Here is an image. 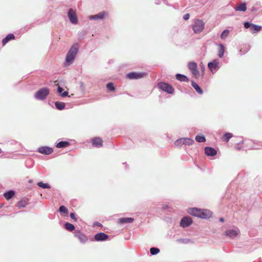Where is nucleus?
<instances>
[{"mask_svg": "<svg viewBox=\"0 0 262 262\" xmlns=\"http://www.w3.org/2000/svg\"><path fill=\"white\" fill-rule=\"evenodd\" d=\"M63 90L62 89V88H61L60 86H58L57 91H58V92L60 94V95L62 97H66V96H68V92L65 91L63 93H62Z\"/></svg>", "mask_w": 262, "mask_h": 262, "instance_id": "nucleus-33", "label": "nucleus"}, {"mask_svg": "<svg viewBox=\"0 0 262 262\" xmlns=\"http://www.w3.org/2000/svg\"><path fill=\"white\" fill-rule=\"evenodd\" d=\"M102 140L99 137H95L92 139V144L97 147H100L102 146Z\"/></svg>", "mask_w": 262, "mask_h": 262, "instance_id": "nucleus-15", "label": "nucleus"}, {"mask_svg": "<svg viewBox=\"0 0 262 262\" xmlns=\"http://www.w3.org/2000/svg\"><path fill=\"white\" fill-rule=\"evenodd\" d=\"M2 206H3V205L0 204V208H1V207H2Z\"/></svg>", "mask_w": 262, "mask_h": 262, "instance_id": "nucleus-47", "label": "nucleus"}, {"mask_svg": "<svg viewBox=\"0 0 262 262\" xmlns=\"http://www.w3.org/2000/svg\"><path fill=\"white\" fill-rule=\"evenodd\" d=\"M134 218L132 217H123L119 220V223L120 224L130 223L134 221Z\"/></svg>", "mask_w": 262, "mask_h": 262, "instance_id": "nucleus-22", "label": "nucleus"}, {"mask_svg": "<svg viewBox=\"0 0 262 262\" xmlns=\"http://www.w3.org/2000/svg\"><path fill=\"white\" fill-rule=\"evenodd\" d=\"M145 75L143 73L130 72L127 74V76L129 79H140L143 78Z\"/></svg>", "mask_w": 262, "mask_h": 262, "instance_id": "nucleus-10", "label": "nucleus"}, {"mask_svg": "<svg viewBox=\"0 0 262 262\" xmlns=\"http://www.w3.org/2000/svg\"><path fill=\"white\" fill-rule=\"evenodd\" d=\"M192 85L196 90V83L193 81L192 82Z\"/></svg>", "mask_w": 262, "mask_h": 262, "instance_id": "nucleus-44", "label": "nucleus"}, {"mask_svg": "<svg viewBox=\"0 0 262 262\" xmlns=\"http://www.w3.org/2000/svg\"><path fill=\"white\" fill-rule=\"evenodd\" d=\"M204 23L202 20H198V32H202L204 28Z\"/></svg>", "mask_w": 262, "mask_h": 262, "instance_id": "nucleus-25", "label": "nucleus"}, {"mask_svg": "<svg viewBox=\"0 0 262 262\" xmlns=\"http://www.w3.org/2000/svg\"><path fill=\"white\" fill-rule=\"evenodd\" d=\"M160 252V250L157 248H151L150 249V252L152 255H156Z\"/></svg>", "mask_w": 262, "mask_h": 262, "instance_id": "nucleus-37", "label": "nucleus"}, {"mask_svg": "<svg viewBox=\"0 0 262 262\" xmlns=\"http://www.w3.org/2000/svg\"><path fill=\"white\" fill-rule=\"evenodd\" d=\"M68 16L70 22L73 24H76L78 23L77 17L75 11L73 9H70L69 10Z\"/></svg>", "mask_w": 262, "mask_h": 262, "instance_id": "nucleus-5", "label": "nucleus"}, {"mask_svg": "<svg viewBox=\"0 0 262 262\" xmlns=\"http://www.w3.org/2000/svg\"><path fill=\"white\" fill-rule=\"evenodd\" d=\"M239 232V230H228L226 231L225 234L230 237H234L238 235Z\"/></svg>", "mask_w": 262, "mask_h": 262, "instance_id": "nucleus-16", "label": "nucleus"}, {"mask_svg": "<svg viewBox=\"0 0 262 262\" xmlns=\"http://www.w3.org/2000/svg\"><path fill=\"white\" fill-rule=\"evenodd\" d=\"M188 68L193 75H196V64L195 62H190L188 63Z\"/></svg>", "mask_w": 262, "mask_h": 262, "instance_id": "nucleus-17", "label": "nucleus"}, {"mask_svg": "<svg viewBox=\"0 0 262 262\" xmlns=\"http://www.w3.org/2000/svg\"><path fill=\"white\" fill-rule=\"evenodd\" d=\"M108 16L107 12L105 11H102L99 13L97 14L90 15L89 16V19L91 20H98V19H103L105 17Z\"/></svg>", "mask_w": 262, "mask_h": 262, "instance_id": "nucleus-7", "label": "nucleus"}, {"mask_svg": "<svg viewBox=\"0 0 262 262\" xmlns=\"http://www.w3.org/2000/svg\"><path fill=\"white\" fill-rule=\"evenodd\" d=\"M59 211L61 213L67 214L68 213V209L64 206H61L59 207Z\"/></svg>", "mask_w": 262, "mask_h": 262, "instance_id": "nucleus-38", "label": "nucleus"}, {"mask_svg": "<svg viewBox=\"0 0 262 262\" xmlns=\"http://www.w3.org/2000/svg\"><path fill=\"white\" fill-rule=\"evenodd\" d=\"M205 152L208 156H214L216 155V150L212 147H206L205 148Z\"/></svg>", "mask_w": 262, "mask_h": 262, "instance_id": "nucleus-14", "label": "nucleus"}, {"mask_svg": "<svg viewBox=\"0 0 262 262\" xmlns=\"http://www.w3.org/2000/svg\"><path fill=\"white\" fill-rule=\"evenodd\" d=\"M187 212L190 214H191L193 216L196 215V208H189L187 210Z\"/></svg>", "mask_w": 262, "mask_h": 262, "instance_id": "nucleus-34", "label": "nucleus"}, {"mask_svg": "<svg viewBox=\"0 0 262 262\" xmlns=\"http://www.w3.org/2000/svg\"><path fill=\"white\" fill-rule=\"evenodd\" d=\"M206 141V139L204 136L198 135V142H204Z\"/></svg>", "mask_w": 262, "mask_h": 262, "instance_id": "nucleus-39", "label": "nucleus"}, {"mask_svg": "<svg viewBox=\"0 0 262 262\" xmlns=\"http://www.w3.org/2000/svg\"><path fill=\"white\" fill-rule=\"evenodd\" d=\"M158 87L161 90L169 94H172L173 92L172 86L165 82H160L158 84Z\"/></svg>", "mask_w": 262, "mask_h": 262, "instance_id": "nucleus-3", "label": "nucleus"}, {"mask_svg": "<svg viewBox=\"0 0 262 262\" xmlns=\"http://www.w3.org/2000/svg\"><path fill=\"white\" fill-rule=\"evenodd\" d=\"M70 217L75 222L77 221V219L75 216V214L74 213L71 212L70 214Z\"/></svg>", "mask_w": 262, "mask_h": 262, "instance_id": "nucleus-40", "label": "nucleus"}, {"mask_svg": "<svg viewBox=\"0 0 262 262\" xmlns=\"http://www.w3.org/2000/svg\"><path fill=\"white\" fill-rule=\"evenodd\" d=\"M108 236L107 235L102 232L97 233L95 235V239L97 241H105L108 238Z\"/></svg>", "mask_w": 262, "mask_h": 262, "instance_id": "nucleus-13", "label": "nucleus"}, {"mask_svg": "<svg viewBox=\"0 0 262 262\" xmlns=\"http://www.w3.org/2000/svg\"><path fill=\"white\" fill-rule=\"evenodd\" d=\"M252 24H250L249 22H245L244 23V27L246 29L251 27Z\"/></svg>", "mask_w": 262, "mask_h": 262, "instance_id": "nucleus-41", "label": "nucleus"}, {"mask_svg": "<svg viewBox=\"0 0 262 262\" xmlns=\"http://www.w3.org/2000/svg\"><path fill=\"white\" fill-rule=\"evenodd\" d=\"M49 94V90L48 88H42L36 93L35 97L38 100H43L47 97Z\"/></svg>", "mask_w": 262, "mask_h": 262, "instance_id": "nucleus-2", "label": "nucleus"}, {"mask_svg": "<svg viewBox=\"0 0 262 262\" xmlns=\"http://www.w3.org/2000/svg\"><path fill=\"white\" fill-rule=\"evenodd\" d=\"M37 185L43 188H50V186L47 183H43L41 182H38Z\"/></svg>", "mask_w": 262, "mask_h": 262, "instance_id": "nucleus-35", "label": "nucleus"}, {"mask_svg": "<svg viewBox=\"0 0 262 262\" xmlns=\"http://www.w3.org/2000/svg\"><path fill=\"white\" fill-rule=\"evenodd\" d=\"M77 52L78 49L76 47L73 46L70 49L66 56V66H69L73 63Z\"/></svg>", "mask_w": 262, "mask_h": 262, "instance_id": "nucleus-1", "label": "nucleus"}, {"mask_svg": "<svg viewBox=\"0 0 262 262\" xmlns=\"http://www.w3.org/2000/svg\"><path fill=\"white\" fill-rule=\"evenodd\" d=\"M233 137V135L231 133H227L224 135L222 139L223 140L226 142H228L229 139Z\"/></svg>", "mask_w": 262, "mask_h": 262, "instance_id": "nucleus-26", "label": "nucleus"}, {"mask_svg": "<svg viewBox=\"0 0 262 262\" xmlns=\"http://www.w3.org/2000/svg\"><path fill=\"white\" fill-rule=\"evenodd\" d=\"M198 93L200 94H203V91L202 90L200 86H199L198 85Z\"/></svg>", "mask_w": 262, "mask_h": 262, "instance_id": "nucleus-43", "label": "nucleus"}, {"mask_svg": "<svg viewBox=\"0 0 262 262\" xmlns=\"http://www.w3.org/2000/svg\"><path fill=\"white\" fill-rule=\"evenodd\" d=\"M211 215L212 212L209 210L198 209V217L207 219L211 217Z\"/></svg>", "mask_w": 262, "mask_h": 262, "instance_id": "nucleus-4", "label": "nucleus"}, {"mask_svg": "<svg viewBox=\"0 0 262 262\" xmlns=\"http://www.w3.org/2000/svg\"><path fill=\"white\" fill-rule=\"evenodd\" d=\"M29 201L28 198H24L17 203L16 206L18 209L25 208L28 205Z\"/></svg>", "mask_w": 262, "mask_h": 262, "instance_id": "nucleus-11", "label": "nucleus"}, {"mask_svg": "<svg viewBox=\"0 0 262 262\" xmlns=\"http://www.w3.org/2000/svg\"><path fill=\"white\" fill-rule=\"evenodd\" d=\"M229 31L228 30H224L221 35V38L222 39H225L229 35Z\"/></svg>", "mask_w": 262, "mask_h": 262, "instance_id": "nucleus-36", "label": "nucleus"}, {"mask_svg": "<svg viewBox=\"0 0 262 262\" xmlns=\"http://www.w3.org/2000/svg\"><path fill=\"white\" fill-rule=\"evenodd\" d=\"M189 14H188V13L185 14L183 16V18L185 20H187L189 19Z\"/></svg>", "mask_w": 262, "mask_h": 262, "instance_id": "nucleus-42", "label": "nucleus"}, {"mask_svg": "<svg viewBox=\"0 0 262 262\" xmlns=\"http://www.w3.org/2000/svg\"><path fill=\"white\" fill-rule=\"evenodd\" d=\"M55 106L58 110H62L65 107V104L63 102L57 101L55 102Z\"/></svg>", "mask_w": 262, "mask_h": 262, "instance_id": "nucleus-28", "label": "nucleus"}, {"mask_svg": "<svg viewBox=\"0 0 262 262\" xmlns=\"http://www.w3.org/2000/svg\"><path fill=\"white\" fill-rule=\"evenodd\" d=\"M184 145L183 139L180 138L176 140L174 142V145L177 147H180Z\"/></svg>", "mask_w": 262, "mask_h": 262, "instance_id": "nucleus-31", "label": "nucleus"}, {"mask_svg": "<svg viewBox=\"0 0 262 262\" xmlns=\"http://www.w3.org/2000/svg\"><path fill=\"white\" fill-rule=\"evenodd\" d=\"M183 142H184V145H190L193 144L194 141L190 138H183Z\"/></svg>", "mask_w": 262, "mask_h": 262, "instance_id": "nucleus-27", "label": "nucleus"}, {"mask_svg": "<svg viewBox=\"0 0 262 262\" xmlns=\"http://www.w3.org/2000/svg\"><path fill=\"white\" fill-rule=\"evenodd\" d=\"M2 152V150H1V149H0V154H1Z\"/></svg>", "mask_w": 262, "mask_h": 262, "instance_id": "nucleus-48", "label": "nucleus"}, {"mask_svg": "<svg viewBox=\"0 0 262 262\" xmlns=\"http://www.w3.org/2000/svg\"><path fill=\"white\" fill-rule=\"evenodd\" d=\"M235 10L236 11H243V12L246 11L247 10L246 4L245 3H243L239 4L238 5H237L235 8Z\"/></svg>", "mask_w": 262, "mask_h": 262, "instance_id": "nucleus-19", "label": "nucleus"}, {"mask_svg": "<svg viewBox=\"0 0 262 262\" xmlns=\"http://www.w3.org/2000/svg\"><path fill=\"white\" fill-rule=\"evenodd\" d=\"M38 151L42 154L49 155L53 152V150L49 147L42 146L38 148Z\"/></svg>", "mask_w": 262, "mask_h": 262, "instance_id": "nucleus-12", "label": "nucleus"}, {"mask_svg": "<svg viewBox=\"0 0 262 262\" xmlns=\"http://www.w3.org/2000/svg\"><path fill=\"white\" fill-rule=\"evenodd\" d=\"M176 77L177 79L180 81H188V79L184 75L177 74L176 75Z\"/></svg>", "mask_w": 262, "mask_h": 262, "instance_id": "nucleus-24", "label": "nucleus"}, {"mask_svg": "<svg viewBox=\"0 0 262 262\" xmlns=\"http://www.w3.org/2000/svg\"><path fill=\"white\" fill-rule=\"evenodd\" d=\"M193 31H194V32L195 33H196V31L195 30V27H193Z\"/></svg>", "mask_w": 262, "mask_h": 262, "instance_id": "nucleus-46", "label": "nucleus"}, {"mask_svg": "<svg viewBox=\"0 0 262 262\" xmlns=\"http://www.w3.org/2000/svg\"><path fill=\"white\" fill-rule=\"evenodd\" d=\"M75 236L77 238L79 241L83 244L85 243L88 239L85 235L81 233L79 230H76L74 233Z\"/></svg>", "mask_w": 262, "mask_h": 262, "instance_id": "nucleus-6", "label": "nucleus"}, {"mask_svg": "<svg viewBox=\"0 0 262 262\" xmlns=\"http://www.w3.org/2000/svg\"><path fill=\"white\" fill-rule=\"evenodd\" d=\"M250 29L252 33L254 34L260 31L261 29V27L254 24H252Z\"/></svg>", "mask_w": 262, "mask_h": 262, "instance_id": "nucleus-21", "label": "nucleus"}, {"mask_svg": "<svg viewBox=\"0 0 262 262\" xmlns=\"http://www.w3.org/2000/svg\"><path fill=\"white\" fill-rule=\"evenodd\" d=\"M64 227L67 230L70 231H72L75 229L74 226L73 224L69 223H66L64 225Z\"/></svg>", "mask_w": 262, "mask_h": 262, "instance_id": "nucleus-29", "label": "nucleus"}, {"mask_svg": "<svg viewBox=\"0 0 262 262\" xmlns=\"http://www.w3.org/2000/svg\"><path fill=\"white\" fill-rule=\"evenodd\" d=\"M220 49L219 51V56L220 57H222L224 55V47L223 45H219Z\"/></svg>", "mask_w": 262, "mask_h": 262, "instance_id": "nucleus-32", "label": "nucleus"}, {"mask_svg": "<svg viewBox=\"0 0 262 262\" xmlns=\"http://www.w3.org/2000/svg\"><path fill=\"white\" fill-rule=\"evenodd\" d=\"M70 143L68 141H60L56 144V147L57 148H64L69 146Z\"/></svg>", "mask_w": 262, "mask_h": 262, "instance_id": "nucleus-23", "label": "nucleus"}, {"mask_svg": "<svg viewBox=\"0 0 262 262\" xmlns=\"http://www.w3.org/2000/svg\"><path fill=\"white\" fill-rule=\"evenodd\" d=\"M192 223V221L190 217H184L182 218L180 222V226L183 228H186L190 226Z\"/></svg>", "mask_w": 262, "mask_h": 262, "instance_id": "nucleus-9", "label": "nucleus"}, {"mask_svg": "<svg viewBox=\"0 0 262 262\" xmlns=\"http://www.w3.org/2000/svg\"><path fill=\"white\" fill-rule=\"evenodd\" d=\"M208 67L212 72L216 71L219 68V61L218 60H214L208 64Z\"/></svg>", "mask_w": 262, "mask_h": 262, "instance_id": "nucleus-8", "label": "nucleus"}, {"mask_svg": "<svg viewBox=\"0 0 262 262\" xmlns=\"http://www.w3.org/2000/svg\"><path fill=\"white\" fill-rule=\"evenodd\" d=\"M15 195V192L13 190H9L8 192L4 193V196L5 198L9 200L12 198Z\"/></svg>", "mask_w": 262, "mask_h": 262, "instance_id": "nucleus-20", "label": "nucleus"}, {"mask_svg": "<svg viewBox=\"0 0 262 262\" xmlns=\"http://www.w3.org/2000/svg\"><path fill=\"white\" fill-rule=\"evenodd\" d=\"M15 39V36L13 34H9L5 38L2 40V43L3 46H5L9 41L13 40Z\"/></svg>", "mask_w": 262, "mask_h": 262, "instance_id": "nucleus-18", "label": "nucleus"}, {"mask_svg": "<svg viewBox=\"0 0 262 262\" xmlns=\"http://www.w3.org/2000/svg\"><path fill=\"white\" fill-rule=\"evenodd\" d=\"M220 222H223L224 221V219L223 217L220 219Z\"/></svg>", "mask_w": 262, "mask_h": 262, "instance_id": "nucleus-45", "label": "nucleus"}, {"mask_svg": "<svg viewBox=\"0 0 262 262\" xmlns=\"http://www.w3.org/2000/svg\"><path fill=\"white\" fill-rule=\"evenodd\" d=\"M106 86L107 90L111 92H114L116 90L115 86H114V83L112 82L108 83Z\"/></svg>", "mask_w": 262, "mask_h": 262, "instance_id": "nucleus-30", "label": "nucleus"}]
</instances>
